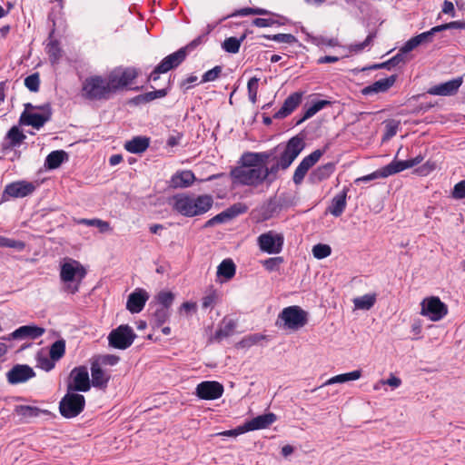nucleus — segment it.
Wrapping results in <instances>:
<instances>
[{
    "mask_svg": "<svg viewBox=\"0 0 465 465\" xmlns=\"http://www.w3.org/2000/svg\"><path fill=\"white\" fill-rule=\"evenodd\" d=\"M305 143L299 135L292 137L280 153L279 159L266 168L236 166L230 172L233 183L257 187L263 183L272 184L280 170H286L304 149Z\"/></svg>",
    "mask_w": 465,
    "mask_h": 465,
    "instance_id": "nucleus-1",
    "label": "nucleus"
},
{
    "mask_svg": "<svg viewBox=\"0 0 465 465\" xmlns=\"http://www.w3.org/2000/svg\"><path fill=\"white\" fill-rule=\"evenodd\" d=\"M86 273L85 268L78 261L65 259L60 268V279L64 283V290L71 294L76 293Z\"/></svg>",
    "mask_w": 465,
    "mask_h": 465,
    "instance_id": "nucleus-2",
    "label": "nucleus"
},
{
    "mask_svg": "<svg viewBox=\"0 0 465 465\" xmlns=\"http://www.w3.org/2000/svg\"><path fill=\"white\" fill-rule=\"evenodd\" d=\"M308 323V312L300 306L285 307L278 315L275 325L280 329L298 331Z\"/></svg>",
    "mask_w": 465,
    "mask_h": 465,
    "instance_id": "nucleus-3",
    "label": "nucleus"
},
{
    "mask_svg": "<svg viewBox=\"0 0 465 465\" xmlns=\"http://www.w3.org/2000/svg\"><path fill=\"white\" fill-rule=\"evenodd\" d=\"M282 149L283 147L282 148L281 145H277L276 147L265 152L243 153L240 158V166H246L250 168L270 167L272 163H275L279 159Z\"/></svg>",
    "mask_w": 465,
    "mask_h": 465,
    "instance_id": "nucleus-4",
    "label": "nucleus"
},
{
    "mask_svg": "<svg viewBox=\"0 0 465 465\" xmlns=\"http://www.w3.org/2000/svg\"><path fill=\"white\" fill-rule=\"evenodd\" d=\"M83 96L91 101L107 100L112 94L107 78L100 75L87 77L83 83Z\"/></svg>",
    "mask_w": 465,
    "mask_h": 465,
    "instance_id": "nucleus-5",
    "label": "nucleus"
},
{
    "mask_svg": "<svg viewBox=\"0 0 465 465\" xmlns=\"http://www.w3.org/2000/svg\"><path fill=\"white\" fill-rule=\"evenodd\" d=\"M85 399L84 395L67 391L59 402L61 415L66 419L78 416L84 409Z\"/></svg>",
    "mask_w": 465,
    "mask_h": 465,
    "instance_id": "nucleus-6",
    "label": "nucleus"
},
{
    "mask_svg": "<svg viewBox=\"0 0 465 465\" xmlns=\"http://www.w3.org/2000/svg\"><path fill=\"white\" fill-rule=\"evenodd\" d=\"M138 71L134 67H117L107 76L112 93L128 86L138 76Z\"/></svg>",
    "mask_w": 465,
    "mask_h": 465,
    "instance_id": "nucleus-7",
    "label": "nucleus"
},
{
    "mask_svg": "<svg viewBox=\"0 0 465 465\" xmlns=\"http://www.w3.org/2000/svg\"><path fill=\"white\" fill-rule=\"evenodd\" d=\"M135 338L134 330L129 325L123 324L109 333L108 342L113 348L125 350L133 344Z\"/></svg>",
    "mask_w": 465,
    "mask_h": 465,
    "instance_id": "nucleus-8",
    "label": "nucleus"
},
{
    "mask_svg": "<svg viewBox=\"0 0 465 465\" xmlns=\"http://www.w3.org/2000/svg\"><path fill=\"white\" fill-rule=\"evenodd\" d=\"M420 306V314L428 317L432 322L440 321L448 313L447 305L437 296L424 299Z\"/></svg>",
    "mask_w": 465,
    "mask_h": 465,
    "instance_id": "nucleus-9",
    "label": "nucleus"
},
{
    "mask_svg": "<svg viewBox=\"0 0 465 465\" xmlns=\"http://www.w3.org/2000/svg\"><path fill=\"white\" fill-rule=\"evenodd\" d=\"M70 380L67 384V391L86 392L91 388V381L85 366L74 368L70 372Z\"/></svg>",
    "mask_w": 465,
    "mask_h": 465,
    "instance_id": "nucleus-10",
    "label": "nucleus"
},
{
    "mask_svg": "<svg viewBox=\"0 0 465 465\" xmlns=\"http://www.w3.org/2000/svg\"><path fill=\"white\" fill-rule=\"evenodd\" d=\"M284 243V237L272 231L262 233L258 237V245L262 252L269 254L280 253Z\"/></svg>",
    "mask_w": 465,
    "mask_h": 465,
    "instance_id": "nucleus-11",
    "label": "nucleus"
},
{
    "mask_svg": "<svg viewBox=\"0 0 465 465\" xmlns=\"http://www.w3.org/2000/svg\"><path fill=\"white\" fill-rule=\"evenodd\" d=\"M324 153L325 150L317 149L301 161L292 176L295 184H300L303 181L308 171L318 163Z\"/></svg>",
    "mask_w": 465,
    "mask_h": 465,
    "instance_id": "nucleus-12",
    "label": "nucleus"
},
{
    "mask_svg": "<svg viewBox=\"0 0 465 465\" xmlns=\"http://www.w3.org/2000/svg\"><path fill=\"white\" fill-rule=\"evenodd\" d=\"M35 376L34 369L27 364H15L6 372V380L12 385L25 383Z\"/></svg>",
    "mask_w": 465,
    "mask_h": 465,
    "instance_id": "nucleus-13",
    "label": "nucleus"
},
{
    "mask_svg": "<svg viewBox=\"0 0 465 465\" xmlns=\"http://www.w3.org/2000/svg\"><path fill=\"white\" fill-rule=\"evenodd\" d=\"M196 395L202 400L213 401L222 397L223 386L214 381H202L196 387Z\"/></svg>",
    "mask_w": 465,
    "mask_h": 465,
    "instance_id": "nucleus-14",
    "label": "nucleus"
},
{
    "mask_svg": "<svg viewBox=\"0 0 465 465\" xmlns=\"http://www.w3.org/2000/svg\"><path fill=\"white\" fill-rule=\"evenodd\" d=\"M35 185L27 181H17L7 184L4 190V195L12 198H24L32 194L35 190Z\"/></svg>",
    "mask_w": 465,
    "mask_h": 465,
    "instance_id": "nucleus-15",
    "label": "nucleus"
},
{
    "mask_svg": "<svg viewBox=\"0 0 465 465\" xmlns=\"http://www.w3.org/2000/svg\"><path fill=\"white\" fill-rule=\"evenodd\" d=\"M148 299L149 293L144 289L136 288L127 298L126 309L131 313H139L143 310Z\"/></svg>",
    "mask_w": 465,
    "mask_h": 465,
    "instance_id": "nucleus-16",
    "label": "nucleus"
},
{
    "mask_svg": "<svg viewBox=\"0 0 465 465\" xmlns=\"http://www.w3.org/2000/svg\"><path fill=\"white\" fill-rule=\"evenodd\" d=\"M52 113L48 110L46 113H32L24 111L19 118V124L22 125L32 126L35 129H40L45 123L50 121Z\"/></svg>",
    "mask_w": 465,
    "mask_h": 465,
    "instance_id": "nucleus-17",
    "label": "nucleus"
},
{
    "mask_svg": "<svg viewBox=\"0 0 465 465\" xmlns=\"http://www.w3.org/2000/svg\"><path fill=\"white\" fill-rule=\"evenodd\" d=\"M193 194L177 193L172 198V206L173 211L183 216L193 217Z\"/></svg>",
    "mask_w": 465,
    "mask_h": 465,
    "instance_id": "nucleus-18",
    "label": "nucleus"
},
{
    "mask_svg": "<svg viewBox=\"0 0 465 465\" xmlns=\"http://www.w3.org/2000/svg\"><path fill=\"white\" fill-rule=\"evenodd\" d=\"M462 84V78H453L445 83L434 85L428 89L427 93L431 95L450 96L455 94Z\"/></svg>",
    "mask_w": 465,
    "mask_h": 465,
    "instance_id": "nucleus-19",
    "label": "nucleus"
},
{
    "mask_svg": "<svg viewBox=\"0 0 465 465\" xmlns=\"http://www.w3.org/2000/svg\"><path fill=\"white\" fill-rule=\"evenodd\" d=\"M302 94L292 93L283 102L282 107L273 114L274 119H283L290 115L301 104Z\"/></svg>",
    "mask_w": 465,
    "mask_h": 465,
    "instance_id": "nucleus-20",
    "label": "nucleus"
},
{
    "mask_svg": "<svg viewBox=\"0 0 465 465\" xmlns=\"http://www.w3.org/2000/svg\"><path fill=\"white\" fill-rule=\"evenodd\" d=\"M277 420V416L272 412L264 413L262 415H258L257 417L245 421L244 427L245 430L252 431L258 430H263L269 428L273 422Z\"/></svg>",
    "mask_w": 465,
    "mask_h": 465,
    "instance_id": "nucleus-21",
    "label": "nucleus"
},
{
    "mask_svg": "<svg viewBox=\"0 0 465 465\" xmlns=\"http://www.w3.org/2000/svg\"><path fill=\"white\" fill-rule=\"evenodd\" d=\"M26 138L25 134L19 129L18 126H12L7 132L4 141L1 143V148L4 152L12 150L13 148L20 146V144Z\"/></svg>",
    "mask_w": 465,
    "mask_h": 465,
    "instance_id": "nucleus-22",
    "label": "nucleus"
},
{
    "mask_svg": "<svg viewBox=\"0 0 465 465\" xmlns=\"http://www.w3.org/2000/svg\"><path fill=\"white\" fill-rule=\"evenodd\" d=\"M396 80H397V75L396 74H392V75H391L389 77H386V78H383V79H380L378 81H375L371 84H369V85L365 86L361 90V94L363 95L367 96V95H372L374 94L385 93L391 86H393V84H395Z\"/></svg>",
    "mask_w": 465,
    "mask_h": 465,
    "instance_id": "nucleus-23",
    "label": "nucleus"
},
{
    "mask_svg": "<svg viewBox=\"0 0 465 465\" xmlns=\"http://www.w3.org/2000/svg\"><path fill=\"white\" fill-rule=\"evenodd\" d=\"M349 190L348 187H343L342 191L332 198L327 212L334 217H340L343 213L347 205V193Z\"/></svg>",
    "mask_w": 465,
    "mask_h": 465,
    "instance_id": "nucleus-24",
    "label": "nucleus"
},
{
    "mask_svg": "<svg viewBox=\"0 0 465 465\" xmlns=\"http://www.w3.org/2000/svg\"><path fill=\"white\" fill-rule=\"evenodd\" d=\"M213 204V199L209 194L195 196L193 194V217L206 213Z\"/></svg>",
    "mask_w": 465,
    "mask_h": 465,
    "instance_id": "nucleus-25",
    "label": "nucleus"
},
{
    "mask_svg": "<svg viewBox=\"0 0 465 465\" xmlns=\"http://www.w3.org/2000/svg\"><path fill=\"white\" fill-rule=\"evenodd\" d=\"M195 181L194 173L190 170L176 172L169 182L171 188H187Z\"/></svg>",
    "mask_w": 465,
    "mask_h": 465,
    "instance_id": "nucleus-26",
    "label": "nucleus"
},
{
    "mask_svg": "<svg viewBox=\"0 0 465 465\" xmlns=\"http://www.w3.org/2000/svg\"><path fill=\"white\" fill-rule=\"evenodd\" d=\"M91 375L92 380L90 381L94 388L104 389L107 387L111 376L104 371L98 361L92 362Z\"/></svg>",
    "mask_w": 465,
    "mask_h": 465,
    "instance_id": "nucleus-27",
    "label": "nucleus"
},
{
    "mask_svg": "<svg viewBox=\"0 0 465 465\" xmlns=\"http://www.w3.org/2000/svg\"><path fill=\"white\" fill-rule=\"evenodd\" d=\"M185 60L184 53L182 50L165 56L159 64L158 70L167 73L168 71L178 67Z\"/></svg>",
    "mask_w": 465,
    "mask_h": 465,
    "instance_id": "nucleus-28",
    "label": "nucleus"
},
{
    "mask_svg": "<svg viewBox=\"0 0 465 465\" xmlns=\"http://www.w3.org/2000/svg\"><path fill=\"white\" fill-rule=\"evenodd\" d=\"M167 95V89H158L144 94H138L130 100V104L134 105H141L150 103L155 99L163 98Z\"/></svg>",
    "mask_w": 465,
    "mask_h": 465,
    "instance_id": "nucleus-29",
    "label": "nucleus"
},
{
    "mask_svg": "<svg viewBox=\"0 0 465 465\" xmlns=\"http://www.w3.org/2000/svg\"><path fill=\"white\" fill-rule=\"evenodd\" d=\"M150 139L145 136H135L124 143V149L132 153H142L147 150Z\"/></svg>",
    "mask_w": 465,
    "mask_h": 465,
    "instance_id": "nucleus-30",
    "label": "nucleus"
},
{
    "mask_svg": "<svg viewBox=\"0 0 465 465\" xmlns=\"http://www.w3.org/2000/svg\"><path fill=\"white\" fill-rule=\"evenodd\" d=\"M15 411L18 416H21L27 420L33 418H37L41 414L51 415V412L47 410H42L38 407L30 405H17L15 406Z\"/></svg>",
    "mask_w": 465,
    "mask_h": 465,
    "instance_id": "nucleus-31",
    "label": "nucleus"
},
{
    "mask_svg": "<svg viewBox=\"0 0 465 465\" xmlns=\"http://www.w3.org/2000/svg\"><path fill=\"white\" fill-rule=\"evenodd\" d=\"M423 159H424V157L421 154H419L414 158L405 160V161H398V160L394 159L389 164H390L392 173L396 174V173H401L406 169L412 168L414 166L419 165L423 161Z\"/></svg>",
    "mask_w": 465,
    "mask_h": 465,
    "instance_id": "nucleus-32",
    "label": "nucleus"
},
{
    "mask_svg": "<svg viewBox=\"0 0 465 465\" xmlns=\"http://www.w3.org/2000/svg\"><path fill=\"white\" fill-rule=\"evenodd\" d=\"M68 154L64 150L51 152L45 158V167L48 170L58 168L64 162L67 161Z\"/></svg>",
    "mask_w": 465,
    "mask_h": 465,
    "instance_id": "nucleus-33",
    "label": "nucleus"
},
{
    "mask_svg": "<svg viewBox=\"0 0 465 465\" xmlns=\"http://www.w3.org/2000/svg\"><path fill=\"white\" fill-rule=\"evenodd\" d=\"M335 171V163L332 162L318 166L311 173V180L313 183H320L328 179Z\"/></svg>",
    "mask_w": 465,
    "mask_h": 465,
    "instance_id": "nucleus-34",
    "label": "nucleus"
},
{
    "mask_svg": "<svg viewBox=\"0 0 465 465\" xmlns=\"http://www.w3.org/2000/svg\"><path fill=\"white\" fill-rule=\"evenodd\" d=\"M282 209V203L272 197L262 207V216L263 220H269L278 214Z\"/></svg>",
    "mask_w": 465,
    "mask_h": 465,
    "instance_id": "nucleus-35",
    "label": "nucleus"
},
{
    "mask_svg": "<svg viewBox=\"0 0 465 465\" xmlns=\"http://www.w3.org/2000/svg\"><path fill=\"white\" fill-rule=\"evenodd\" d=\"M361 376V371L360 370H356L351 372L342 373L336 375L334 377H331L328 381H326L323 384V386L331 385L334 383H344L350 381H356L360 379ZM322 388V386H321ZM320 389V387L313 389L312 391H315L316 390Z\"/></svg>",
    "mask_w": 465,
    "mask_h": 465,
    "instance_id": "nucleus-36",
    "label": "nucleus"
},
{
    "mask_svg": "<svg viewBox=\"0 0 465 465\" xmlns=\"http://www.w3.org/2000/svg\"><path fill=\"white\" fill-rule=\"evenodd\" d=\"M235 328L236 322L233 320L223 319L220 327L214 333L213 340L221 341L223 338L231 336Z\"/></svg>",
    "mask_w": 465,
    "mask_h": 465,
    "instance_id": "nucleus-37",
    "label": "nucleus"
},
{
    "mask_svg": "<svg viewBox=\"0 0 465 465\" xmlns=\"http://www.w3.org/2000/svg\"><path fill=\"white\" fill-rule=\"evenodd\" d=\"M236 272V266L232 259H224L217 267V276L231 280Z\"/></svg>",
    "mask_w": 465,
    "mask_h": 465,
    "instance_id": "nucleus-38",
    "label": "nucleus"
},
{
    "mask_svg": "<svg viewBox=\"0 0 465 465\" xmlns=\"http://www.w3.org/2000/svg\"><path fill=\"white\" fill-rule=\"evenodd\" d=\"M377 300L376 293H368L364 294L362 296H359L353 299V304L355 309L357 310H363V311H369L371 309Z\"/></svg>",
    "mask_w": 465,
    "mask_h": 465,
    "instance_id": "nucleus-39",
    "label": "nucleus"
},
{
    "mask_svg": "<svg viewBox=\"0 0 465 465\" xmlns=\"http://www.w3.org/2000/svg\"><path fill=\"white\" fill-rule=\"evenodd\" d=\"M391 175H393V173L391 172L390 164H387L370 174L357 178L355 180V183H359L361 182L368 183V182H371V181H373V180L379 179V178H387Z\"/></svg>",
    "mask_w": 465,
    "mask_h": 465,
    "instance_id": "nucleus-40",
    "label": "nucleus"
},
{
    "mask_svg": "<svg viewBox=\"0 0 465 465\" xmlns=\"http://www.w3.org/2000/svg\"><path fill=\"white\" fill-rule=\"evenodd\" d=\"M171 316V310L157 307L152 314L151 324L153 328H159L165 323Z\"/></svg>",
    "mask_w": 465,
    "mask_h": 465,
    "instance_id": "nucleus-41",
    "label": "nucleus"
},
{
    "mask_svg": "<svg viewBox=\"0 0 465 465\" xmlns=\"http://www.w3.org/2000/svg\"><path fill=\"white\" fill-rule=\"evenodd\" d=\"M46 53L50 63L54 65L57 64L62 57L63 50L57 40H51L46 46Z\"/></svg>",
    "mask_w": 465,
    "mask_h": 465,
    "instance_id": "nucleus-42",
    "label": "nucleus"
},
{
    "mask_svg": "<svg viewBox=\"0 0 465 465\" xmlns=\"http://www.w3.org/2000/svg\"><path fill=\"white\" fill-rule=\"evenodd\" d=\"M244 39L245 35H242L240 38L234 36L228 37L223 42L222 47L227 53L237 54Z\"/></svg>",
    "mask_w": 465,
    "mask_h": 465,
    "instance_id": "nucleus-43",
    "label": "nucleus"
},
{
    "mask_svg": "<svg viewBox=\"0 0 465 465\" xmlns=\"http://www.w3.org/2000/svg\"><path fill=\"white\" fill-rule=\"evenodd\" d=\"M154 299L157 302V307L171 310V307L174 301V294L169 291H161L160 292L157 293Z\"/></svg>",
    "mask_w": 465,
    "mask_h": 465,
    "instance_id": "nucleus-44",
    "label": "nucleus"
},
{
    "mask_svg": "<svg viewBox=\"0 0 465 465\" xmlns=\"http://www.w3.org/2000/svg\"><path fill=\"white\" fill-rule=\"evenodd\" d=\"M331 104L328 100H317L310 106L303 109V119H309L316 114L319 111Z\"/></svg>",
    "mask_w": 465,
    "mask_h": 465,
    "instance_id": "nucleus-45",
    "label": "nucleus"
},
{
    "mask_svg": "<svg viewBox=\"0 0 465 465\" xmlns=\"http://www.w3.org/2000/svg\"><path fill=\"white\" fill-rule=\"evenodd\" d=\"M65 353V341L57 340L50 347V357L53 360L59 361Z\"/></svg>",
    "mask_w": 465,
    "mask_h": 465,
    "instance_id": "nucleus-46",
    "label": "nucleus"
},
{
    "mask_svg": "<svg viewBox=\"0 0 465 465\" xmlns=\"http://www.w3.org/2000/svg\"><path fill=\"white\" fill-rule=\"evenodd\" d=\"M79 223L97 227L101 232H105L109 231L110 224L108 222L94 218V219H81Z\"/></svg>",
    "mask_w": 465,
    "mask_h": 465,
    "instance_id": "nucleus-47",
    "label": "nucleus"
},
{
    "mask_svg": "<svg viewBox=\"0 0 465 465\" xmlns=\"http://www.w3.org/2000/svg\"><path fill=\"white\" fill-rule=\"evenodd\" d=\"M262 37L279 43L294 44L297 38L292 34L263 35Z\"/></svg>",
    "mask_w": 465,
    "mask_h": 465,
    "instance_id": "nucleus-48",
    "label": "nucleus"
},
{
    "mask_svg": "<svg viewBox=\"0 0 465 465\" xmlns=\"http://www.w3.org/2000/svg\"><path fill=\"white\" fill-rule=\"evenodd\" d=\"M284 262V259L282 256H276L268 258L262 262V266L268 272H276L279 271L281 265Z\"/></svg>",
    "mask_w": 465,
    "mask_h": 465,
    "instance_id": "nucleus-49",
    "label": "nucleus"
},
{
    "mask_svg": "<svg viewBox=\"0 0 465 465\" xmlns=\"http://www.w3.org/2000/svg\"><path fill=\"white\" fill-rule=\"evenodd\" d=\"M400 122L395 120H390L385 124V130L382 136V141H389L396 135L399 129Z\"/></svg>",
    "mask_w": 465,
    "mask_h": 465,
    "instance_id": "nucleus-50",
    "label": "nucleus"
},
{
    "mask_svg": "<svg viewBox=\"0 0 465 465\" xmlns=\"http://www.w3.org/2000/svg\"><path fill=\"white\" fill-rule=\"evenodd\" d=\"M248 210L247 206L244 203H237L231 205L229 208L225 209L224 212L227 214V217L230 220L237 217L240 214L246 213Z\"/></svg>",
    "mask_w": 465,
    "mask_h": 465,
    "instance_id": "nucleus-51",
    "label": "nucleus"
},
{
    "mask_svg": "<svg viewBox=\"0 0 465 465\" xmlns=\"http://www.w3.org/2000/svg\"><path fill=\"white\" fill-rule=\"evenodd\" d=\"M260 79L256 76L252 77L247 84L249 100L255 104L257 101V93Z\"/></svg>",
    "mask_w": 465,
    "mask_h": 465,
    "instance_id": "nucleus-52",
    "label": "nucleus"
},
{
    "mask_svg": "<svg viewBox=\"0 0 465 465\" xmlns=\"http://www.w3.org/2000/svg\"><path fill=\"white\" fill-rule=\"evenodd\" d=\"M0 247L12 248L18 251H22L25 249V243L22 241H16L0 235Z\"/></svg>",
    "mask_w": 465,
    "mask_h": 465,
    "instance_id": "nucleus-53",
    "label": "nucleus"
},
{
    "mask_svg": "<svg viewBox=\"0 0 465 465\" xmlns=\"http://www.w3.org/2000/svg\"><path fill=\"white\" fill-rule=\"evenodd\" d=\"M206 42V35H200L195 39L191 41L185 46L181 47L179 50L183 51L184 57L186 58L187 54L196 49L199 45H203Z\"/></svg>",
    "mask_w": 465,
    "mask_h": 465,
    "instance_id": "nucleus-54",
    "label": "nucleus"
},
{
    "mask_svg": "<svg viewBox=\"0 0 465 465\" xmlns=\"http://www.w3.org/2000/svg\"><path fill=\"white\" fill-rule=\"evenodd\" d=\"M331 252V249L329 245L323 243H318L312 248V254L316 259H324L328 257Z\"/></svg>",
    "mask_w": 465,
    "mask_h": 465,
    "instance_id": "nucleus-55",
    "label": "nucleus"
},
{
    "mask_svg": "<svg viewBox=\"0 0 465 465\" xmlns=\"http://www.w3.org/2000/svg\"><path fill=\"white\" fill-rule=\"evenodd\" d=\"M25 85L29 91L37 92L40 86L39 74L35 73L25 77Z\"/></svg>",
    "mask_w": 465,
    "mask_h": 465,
    "instance_id": "nucleus-56",
    "label": "nucleus"
},
{
    "mask_svg": "<svg viewBox=\"0 0 465 465\" xmlns=\"http://www.w3.org/2000/svg\"><path fill=\"white\" fill-rule=\"evenodd\" d=\"M222 66L216 65L211 70L205 72L202 76V83L213 82L215 81L220 74H222Z\"/></svg>",
    "mask_w": 465,
    "mask_h": 465,
    "instance_id": "nucleus-57",
    "label": "nucleus"
},
{
    "mask_svg": "<svg viewBox=\"0 0 465 465\" xmlns=\"http://www.w3.org/2000/svg\"><path fill=\"white\" fill-rule=\"evenodd\" d=\"M437 168V164L433 161H427L425 163L419 166L415 173L420 176H427Z\"/></svg>",
    "mask_w": 465,
    "mask_h": 465,
    "instance_id": "nucleus-58",
    "label": "nucleus"
},
{
    "mask_svg": "<svg viewBox=\"0 0 465 465\" xmlns=\"http://www.w3.org/2000/svg\"><path fill=\"white\" fill-rule=\"evenodd\" d=\"M55 360H53L51 357H38L37 358V366L45 371H50L54 368Z\"/></svg>",
    "mask_w": 465,
    "mask_h": 465,
    "instance_id": "nucleus-59",
    "label": "nucleus"
},
{
    "mask_svg": "<svg viewBox=\"0 0 465 465\" xmlns=\"http://www.w3.org/2000/svg\"><path fill=\"white\" fill-rule=\"evenodd\" d=\"M252 25L257 27H270L274 25H282L283 23L279 22L278 20L272 18H255L252 20Z\"/></svg>",
    "mask_w": 465,
    "mask_h": 465,
    "instance_id": "nucleus-60",
    "label": "nucleus"
},
{
    "mask_svg": "<svg viewBox=\"0 0 465 465\" xmlns=\"http://www.w3.org/2000/svg\"><path fill=\"white\" fill-rule=\"evenodd\" d=\"M26 337L31 339H37L45 333V329L35 325H25Z\"/></svg>",
    "mask_w": 465,
    "mask_h": 465,
    "instance_id": "nucleus-61",
    "label": "nucleus"
},
{
    "mask_svg": "<svg viewBox=\"0 0 465 465\" xmlns=\"http://www.w3.org/2000/svg\"><path fill=\"white\" fill-rule=\"evenodd\" d=\"M401 63H405V57L399 51V53L395 54L393 57H391V59L384 63H381V65H383L384 68L391 69V67H394Z\"/></svg>",
    "mask_w": 465,
    "mask_h": 465,
    "instance_id": "nucleus-62",
    "label": "nucleus"
},
{
    "mask_svg": "<svg viewBox=\"0 0 465 465\" xmlns=\"http://www.w3.org/2000/svg\"><path fill=\"white\" fill-rule=\"evenodd\" d=\"M420 45V43L416 36L411 37L409 39L403 46L400 49V52L402 54V55L405 57V54L415 49L417 46Z\"/></svg>",
    "mask_w": 465,
    "mask_h": 465,
    "instance_id": "nucleus-63",
    "label": "nucleus"
},
{
    "mask_svg": "<svg viewBox=\"0 0 465 465\" xmlns=\"http://www.w3.org/2000/svg\"><path fill=\"white\" fill-rule=\"evenodd\" d=\"M452 197L458 200L465 198V181H460L454 185Z\"/></svg>",
    "mask_w": 465,
    "mask_h": 465,
    "instance_id": "nucleus-64",
    "label": "nucleus"
}]
</instances>
